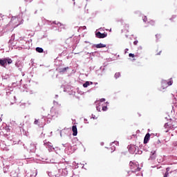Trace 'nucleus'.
Here are the masks:
<instances>
[{
  "label": "nucleus",
  "mask_w": 177,
  "mask_h": 177,
  "mask_svg": "<svg viewBox=\"0 0 177 177\" xmlns=\"http://www.w3.org/2000/svg\"><path fill=\"white\" fill-rule=\"evenodd\" d=\"M129 166L131 172H139L140 171V167L138 162H130Z\"/></svg>",
  "instance_id": "f257e3e1"
},
{
  "label": "nucleus",
  "mask_w": 177,
  "mask_h": 177,
  "mask_svg": "<svg viewBox=\"0 0 177 177\" xmlns=\"http://www.w3.org/2000/svg\"><path fill=\"white\" fill-rule=\"evenodd\" d=\"M174 84V82L172 80H169L167 82V80H162L161 82V86L160 88V91H164V89H167L168 86H171Z\"/></svg>",
  "instance_id": "f03ea898"
},
{
  "label": "nucleus",
  "mask_w": 177,
  "mask_h": 177,
  "mask_svg": "<svg viewBox=\"0 0 177 177\" xmlns=\"http://www.w3.org/2000/svg\"><path fill=\"white\" fill-rule=\"evenodd\" d=\"M12 63H13V61L10 58L0 59V66H1V67L6 68V64H12Z\"/></svg>",
  "instance_id": "7ed1b4c3"
},
{
  "label": "nucleus",
  "mask_w": 177,
  "mask_h": 177,
  "mask_svg": "<svg viewBox=\"0 0 177 177\" xmlns=\"http://www.w3.org/2000/svg\"><path fill=\"white\" fill-rule=\"evenodd\" d=\"M95 37L96 38H100V39L106 38V37H107V33H102L100 32H97L95 33Z\"/></svg>",
  "instance_id": "20e7f679"
},
{
  "label": "nucleus",
  "mask_w": 177,
  "mask_h": 177,
  "mask_svg": "<svg viewBox=\"0 0 177 177\" xmlns=\"http://www.w3.org/2000/svg\"><path fill=\"white\" fill-rule=\"evenodd\" d=\"M165 128L167 129L166 132H168L169 129H174V124H171V122L165 123Z\"/></svg>",
  "instance_id": "39448f33"
},
{
  "label": "nucleus",
  "mask_w": 177,
  "mask_h": 177,
  "mask_svg": "<svg viewBox=\"0 0 177 177\" xmlns=\"http://www.w3.org/2000/svg\"><path fill=\"white\" fill-rule=\"evenodd\" d=\"M72 131H73V136H77L78 133V131L77 130V126H73L72 127Z\"/></svg>",
  "instance_id": "423d86ee"
},
{
  "label": "nucleus",
  "mask_w": 177,
  "mask_h": 177,
  "mask_svg": "<svg viewBox=\"0 0 177 177\" xmlns=\"http://www.w3.org/2000/svg\"><path fill=\"white\" fill-rule=\"evenodd\" d=\"M150 139V133H147L145 138H144V144L146 145V143H147V142H149Z\"/></svg>",
  "instance_id": "0eeeda50"
},
{
  "label": "nucleus",
  "mask_w": 177,
  "mask_h": 177,
  "mask_svg": "<svg viewBox=\"0 0 177 177\" xmlns=\"http://www.w3.org/2000/svg\"><path fill=\"white\" fill-rule=\"evenodd\" d=\"M124 31L127 32H129V24H126L124 26Z\"/></svg>",
  "instance_id": "6e6552de"
},
{
  "label": "nucleus",
  "mask_w": 177,
  "mask_h": 177,
  "mask_svg": "<svg viewBox=\"0 0 177 177\" xmlns=\"http://www.w3.org/2000/svg\"><path fill=\"white\" fill-rule=\"evenodd\" d=\"M95 48H97L98 49L100 48H106V44H103L100 43V44H96Z\"/></svg>",
  "instance_id": "1a4fd4ad"
},
{
  "label": "nucleus",
  "mask_w": 177,
  "mask_h": 177,
  "mask_svg": "<svg viewBox=\"0 0 177 177\" xmlns=\"http://www.w3.org/2000/svg\"><path fill=\"white\" fill-rule=\"evenodd\" d=\"M36 51L38 52V53H44V49L40 47H37L36 48Z\"/></svg>",
  "instance_id": "9d476101"
},
{
  "label": "nucleus",
  "mask_w": 177,
  "mask_h": 177,
  "mask_svg": "<svg viewBox=\"0 0 177 177\" xmlns=\"http://www.w3.org/2000/svg\"><path fill=\"white\" fill-rule=\"evenodd\" d=\"M169 168L167 167L166 169V172L165 173L164 177H169Z\"/></svg>",
  "instance_id": "9b49d317"
},
{
  "label": "nucleus",
  "mask_w": 177,
  "mask_h": 177,
  "mask_svg": "<svg viewBox=\"0 0 177 177\" xmlns=\"http://www.w3.org/2000/svg\"><path fill=\"white\" fill-rule=\"evenodd\" d=\"M68 68H68V66L61 68L59 71V73H66V71H67V70H68Z\"/></svg>",
  "instance_id": "f8f14e48"
},
{
  "label": "nucleus",
  "mask_w": 177,
  "mask_h": 177,
  "mask_svg": "<svg viewBox=\"0 0 177 177\" xmlns=\"http://www.w3.org/2000/svg\"><path fill=\"white\" fill-rule=\"evenodd\" d=\"M151 160H154L156 158V151H151Z\"/></svg>",
  "instance_id": "ddd939ff"
},
{
  "label": "nucleus",
  "mask_w": 177,
  "mask_h": 177,
  "mask_svg": "<svg viewBox=\"0 0 177 177\" xmlns=\"http://www.w3.org/2000/svg\"><path fill=\"white\" fill-rule=\"evenodd\" d=\"M156 38L157 41H158V39H161V34H160V33L156 34Z\"/></svg>",
  "instance_id": "4468645a"
},
{
  "label": "nucleus",
  "mask_w": 177,
  "mask_h": 177,
  "mask_svg": "<svg viewBox=\"0 0 177 177\" xmlns=\"http://www.w3.org/2000/svg\"><path fill=\"white\" fill-rule=\"evenodd\" d=\"M90 84L89 82H86L84 84L83 86L84 88H88V86H89Z\"/></svg>",
  "instance_id": "2eb2a0df"
},
{
  "label": "nucleus",
  "mask_w": 177,
  "mask_h": 177,
  "mask_svg": "<svg viewBox=\"0 0 177 177\" xmlns=\"http://www.w3.org/2000/svg\"><path fill=\"white\" fill-rule=\"evenodd\" d=\"M121 75V74L120 73H116L115 74V78H120V76Z\"/></svg>",
  "instance_id": "dca6fc26"
},
{
  "label": "nucleus",
  "mask_w": 177,
  "mask_h": 177,
  "mask_svg": "<svg viewBox=\"0 0 177 177\" xmlns=\"http://www.w3.org/2000/svg\"><path fill=\"white\" fill-rule=\"evenodd\" d=\"M149 23L151 26H154L156 24V22L153 20L149 21Z\"/></svg>",
  "instance_id": "f3484780"
},
{
  "label": "nucleus",
  "mask_w": 177,
  "mask_h": 177,
  "mask_svg": "<svg viewBox=\"0 0 177 177\" xmlns=\"http://www.w3.org/2000/svg\"><path fill=\"white\" fill-rule=\"evenodd\" d=\"M102 111H107V106H102Z\"/></svg>",
  "instance_id": "a211bd4d"
},
{
  "label": "nucleus",
  "mask_w": 177,
  "mask_h": 177,
  "mask_svg": "<svg viewBox=\"0 0 177 177\" xmlns=\"http://www.w3.org/2000/svg\"><path fill=\"white\" fill-rule=\"evenodd\" d=\"M39 121L38 120H35L34 122L35 125H38Z\"/></svg>",
  "instance_id": "6ab92c4d"
},
{
  "label": "nucleus",
  "mask_w": 177,
  "mask_h": 177,
  "mask_svg": "<svg viewBox=\"0 0 177 177\" xmlns=\"http://www.w3.org/2000/svg\"><path fill=\"white\" fill-rule=\"evenodd\" d=\"M129 57H135V55L133 53H129Z\"/></svg>",
  "instance_id": "aec40b11"
},
{
  "label": "nucleus",
  "mask_w": 177,
  "mask_h": 177,
  "mask_svg": "<svg viewBox=\"0 0 177 177\" xmlns=\"http://www.w3.org/2000/svg\"><path fill=\"white\" fill-rule=\"evenodd\" d=\"M138 44H139V41L138 40L133 41V45H138Z\"/></svg>",
  "instance_id": "412c9836"
},
{
  "label": "nucleus",
  "mask_w": 177,
  "mask_h": 177,
  "mask_svg": "<svg viewBox=\"0 0 177 177\" xmlns=\"http://www.w3.org/2000/svg\"><path fill=\"white\" fill-rule=\"evenodd\" d=\"M100 102H106V99H104V98H102V99H100Z\"/></svg>",
  "instance_id": "4be33fe9"
},
{
  "label": "nucleus",
  "mask_w": 177,
  "mask_h": 177,
  "mask_svg": "<svg viewBox=\"0 0 177 177\" xmlns=\"http://www.w3.org/2000/svg\"><path fill=\"white\" fill-rule=\"evenodd\" d=\"M147 21V18L146 17H145L144 21Z\"/></svg>",
  "instance_id": "5701e85b"
},
{
  "label": "nucleus",
  "mask_w": 177,
  "mask_h": 177,
  "mask_svg": "<svg viewBox=\"0 0 177 177\" xmlns=\"http://www.w3.org/2000/svg\"><path fill=\"white\" fill-rule=\"evenodd\" d=\"M6 129H8V131H10V129H9V127H6Z\"/></svg>",
  "instance_id": "b1692460"
},
{
  "label": "nucleus",
  "mask_w": 177,
  "mask_h": 177,
  "mask_svg": "<svg viewBox=\"0 0 177 177\" xmlns=\"http://www.w3.org/2000/svg\"><path fill=\"white\" fill-rule=\"evenodd\" d=\"M157 55H161V51H160Z\"/></svg>",
  "instance_id": "393cba45"
},
{
  "label": "nucleus",
  "mask_w": 177,
  "mask_h": 177,
  "mask_svg": "<svg viewBox=\"0 0 177 177\" xmlns=\"http://www.w3.org/2000/svg\"><path fill=\"white\" fill-rule=\"evenodd\" d=\"M92 118H93L95 120V117H93V115H92Z\"/></svg>",
  "instance_id": "a878e982"
},
{
  "label": "nucleus",
  "mask_w": 177,
  "mask_h": 177,
  "mask_svg": "<svg viewBox=\"0 0 177 177\" xmlns=\"http://www.w3.org/2000/svg\"><path fill=\"white\" fill-rule=\"evenodd\" d=\"M1 121H2V119H1V118H0V122H1Z\"/></svg>",
  "instance_id": "bb28decb"
},
{
  "label": "nucleus",
  "mask_w": 177,
  "mask_h": 177,
  "mask_svg": "<svg viewBox=\"0 0 177 177\" xmlns=\"http://www.w3.org/2000/svg\"><path fill=\"white\" fill-rule=\"evenodd\" d=\"M53 24H56V22L54 21Z\"/></svg>",
  "instance_id": "cd10ccee"
},
{
  "label": "nucleus",
  "mask_w": 177,
  "mask_h": 177,
  "mask_svg": "<svg viewBox=\"0 0 177 177\" xmlns=\"http://www.w3.org/2000/svg\"><path fill=\"white\" fill-rule=\"evenodd\" d=\"M171 136H174V134H171Z\"/></svg>",
  "instance_id": "c85d7f7f"
}]
</instances>
